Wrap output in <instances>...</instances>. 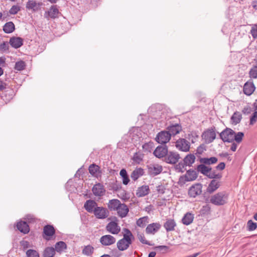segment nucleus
Masks as SVG:
<instances>
[{"label": "nucleus", "instance_id": "1", "mask_svg": "<svg viewBox=\"0 0 257 257\" xmlns=\"http://www.w3.org/2000/svg\"><path fill=\"white\" fill-rule=\"evenodd\" d=\"M244 134L242 132L236 133L229 128H226L220 134V137L224 142L232 143L235 141L236 143H241Z\"/></svg>", "mask_w": 257, "mask_h": 257}, {"label": "nucleus", "instance_id": "2", "mask_svg": "<svg viewBox=\"0 0 257 257\" xmlns=\"http://www.w3.org/2000/svg\"><path fill=\"white\" fill-rule=\"evenodd\" d=\"M124 234L123 238L119 240L117 242V247L120 251L126 250L132 243V239L134 236L131 231L127 228L123 229Z\"/></svg>", "mask_w": 257, "mask_h": 257}, {"label": "nucleus", "instance_id": "3", "mask_svg": "<svg viewBox=\"0 0 257 257\" xmlns=\"http://www.w3.org/2000/svg\"><path fill=\"white\" fill-rule=\"evenodd\" d=\"M228 195L224 191L218 192L212 195L210 198V202L216 206L223 205L227 203Z\"/></svg>", "mask_w": 257, "mask_h": 257}, {"label": "nucleus", "instance_id": "4", "mask_svg": "<svg viewBox=\"0 0 257 257\" xmlns=\"http://www.w3.org/2000/svg\"><path fill=\"white\" fill-rule=\"evenodd\" d=\"M106 226V230L112 234H117L120 231V227L118 224V219L116 217Z\"/></svg>", "mask_w": 257, "mask_h": 257}, {"label": "nucleus", "instance_id": "5", "mask_svg": "<svg viewBox=\"0 0 257 257\" xmlns=\"http://www.w3.org/2000/svg\"><path fill=\"white\" fill-rule=\"evenodd\" d=\"M180 159V155L175 152H168L164 161L168 164H175L177 163Z\"/></svg>", "mask_w": 257, "mask_h": 257}, {"label": "nucleus", "instance_id": "6", "mask_svg": "<svg viewBox=\"0 0 257 257\" xmlns=\"http://www.w3.org/2000/svg\"><path fill=\"white\" fill-rule=\"evenodd\" d=\"M197 177V174L195 171L189 170L187 171L185 175L181 176L179 181L182 183L186 182L195 180Z\"/></svg>", "mask_w": 257, "mask_h": 257}, {"label": "nucleus", "instance_id": "7", "mask_svg": "<svg viewBox=\"0 0 257 257\" xmlns=\"http://www.w3.org/2000/svg\"><path fill=\"white\" fill-rule=\"evenodd\" d=\"M175 146L179 150L187 152L190 150V143L185 139L180 138L176 142Z\"/></svg>", "mask_w": 257, "mask_h": 257}, {"label": "nucleus", "instance_id": "8", "mask_svg": "<svg viewBox=\"0 0 257 257\" xmlns=\"http://www.w3.org/2000/svg\"><path fill=\"white\" fill-rule=\"evenodd\" d=\"M202 137L205 140L206 143L209 144L212 143L216 138L214 128H211L204 132Z\"/></svg>", "mask_w": 257, "mask_h": 257}, {"label": "nucleus", "instance_id": "9", "mask_svg": "<svg viewBox=\"0 0 257 257\" xmlns=\"http://www.w3.org/2000/svg\"><path fill=\"white\" fill-rule=\"evenodd\" d=\"M59 11L56 5L52 6L48 11L44 13V17L48 20L55 19L58 17Z\"/></svg>", "mask_w": 257, "mask_h": 257}, {"label": "nucleus", "instance_id": "10", "mask_svg": "<svg viewBox=\"0 0 257 257\" xmlns=\"http://www.w3.org/2000/svg\"><path fill=\"white\" fill-rule=\"evenodd\" d=\"M147 168L149 174L154 176L160 174L163 170L162 166L158 164H150L147 166Z\"/></svg>", "mask_w": 257, "mask_h": 257}, {"label": "nucleus", "instance_id": "11", "mask_svg": "<svg viewBox=\"0 0 257 257\" xmlns=\"http://www.w3.org/2000/svg\"><path fill=\"white\" fill-rule=\"evenodd\" d=\"M171 139L170 134L168 131H162L158 134L156 140L158 143L166 144Z\"/></svg>", "mask_w": 257, "mask_h": 257}, {"label": "nucleus", "instance_id": "12", "mask_svg": "<svg viewBox=\"0 0 257 257\" xmlns=\"http://www.w3.org/2000/svg\"><path fill=\"white\" fill-rule=\"evenodd\" d=\"M168 152V147L166 145L159 146L156 148V149L153 152V154L155 155V156L158 158H165Z\"/></svg>", "mask_w": 257, "mask_h": 257}, {"label": "nucleus", "instance_id": "13", "mask_svg": "<svg viewBox=\"0 0 257 257\" xmlns=\"http://www.w3.org/2000/svg\"><path fill=\"white\" fill-rule=\"evenodd\" d=\"M202 188V185L199 183L192 185L189 189L188 195L191 197L195 198L197 196L201 194Z\"/></svg>", "mask_w": 257, "mask_h": 257}, {"label": "nucleus", "instance_id": "14", "mask_svg": "<svg viewBox=\"0 0 257 257\" xmlns=\"http://www.w3.org/2000/svg\"><path fill=\"white\" fill-rule=\"evenodd\" d=\"M93 213L97 218L105 219L108 216V211L104 207L97 206Z\"/></svg>", "mask_w": 257, "mask_h": 257}, {"label": "nucleus", "instance_id": "15", "mask_svg": "<svg viewBox=\"0 0 257 257\" xmlns=\"http://www.w3.org/2000/svg\"><path fill=\"white\" fill-rule=\"evenodd\" d=\"M220 185V182L218 179H212L206 189V192L209 194H212L217 190Z\"/></svg>", "mask_w": 257, "mask_h": 257}, {"label": "nucleus", "instance_id": "16", "mask_svg": "<svg viewBox=\"0 0 257 257\" xmlns=\"http://www.w3.org/2000/svg\"><path fill=\"white\" fill-rule=\"evenodd\" d=\"M116 239L114 237L111 235H104L100 238V242L105 246H108L115 243Z\"/></svg>", "mask_w": 257, "mask_h": 257}, {"label": "nucleus", "instance_id": "17", "mask_svg": "<svg viewBox=\"0 0 257 257\" xmlns=\"http://www.w3.org/2000/svg\"><path fill=\"white\" fill-rule=\"evenodd\" d=\"M255 89V87L252 81L249 80L245 83L243 91L245 94L249 96L253 93Z\"/></svg>", "mask_w": 257, "mask_h": 257}, {"label": "nucleus", "instance_id": "18", "mask_svg": "<svg viewBox=\"0 0 257 257\" xmlns=\"http://www.w3.org/2000/svg\"><path fill=\"white\" fill-rule=\"evenodd\" d=\"M161 225L159 223H153L149 224L146 228V232L149 234H154L161 228Z\"/></svg>", "mask_w": 257, "mask_h": 257}, {"label": "nucleus", "instance_id": "19", "mask_svg": "<svg viewBox=\"0 0 257 257\" xmlns=\"http://www.w3.org/2000/svg\"><path fill=\"white\" fill-rule=\"evenodd\" d=\"M88 170L90 174L93 177L98 178L101 176V171L100 168L99 166L95 164H91L89 167Z\"/></svg>", "mask_w": 257, "mask_h": 257}, {"label": "nucleus", "instance_id": "20", "mask_svg": "<svg viewBox=\"0 0 257 257\" xmlns=\"http://www.w3.org/2000/svg\"><path fill=\"white\" fill-rule=\"evenodd\" d=\"M167 130L171 137L175 136L182 131V126L180 124L176 123L169 126Z\"/></svg>", "mask_w": 257, "mask_h": 257}, {"label": "nucleus", "instance_id": "21", "mask_svg": "<svg viewBox=\"0 0 257 257\" xmlns=\"http://www.w3.org/2000/svg\"><path fill=\"white\" fill-rule=\"evenodd\" d=\"M117 213L118 216L123 218L126 216L129 211V208L124 203H121L117 209Z\"/></svg>", "mask_w": 257, "mask_h": 257}, {"label": "nucleus", "instance_id": "22", "mask_svg": "<svg viewBox=\"0 0 257 257\" xmlns=\"http://www.w3.org/2000/svg\"><path fill=\"white\" fill-rule=\"evenodd\" d=\"M150 191L148 185H143L137 190L136 195L138 197H143L149 194Z\"/></svg>", "mask_w": 257, "mask_h": 257}, {"label": "nucleus", "instance_id": "23", "mask_svg": "<svg viewBox=\"0 0 257 257\" xmlns=\"http://www.w3.org/2000/svg\"><path fill=\"white\" fill-rule=\"evenodd\" d=\"M42 5L41 3H37L33 0H29L26 4V8L28 10H31L33 12H36L40 9Z\"/></svg>", "mask_w": 257, "mask_h": 257}, {"label": "nucleus", "instance_id": "24", "mask_svg": "<svg viewBox=\"0 0 257 257\" xmlns=\"http://www.w3.org/2000/svg\"><path fill=\"white\" fill-rule=\"evenodd\" d=\"M92 190L94 195L96 196H101L105 192L103 186L100 183L95 184L93 187Z\"/></svg>", "mask_w": 257, "mask_h": 257}, {"label": "nucleus", "instance_id": "25", "mask_svg": "<svg viewBox=\"0 0 257 257\" xmlns=\"http://www.w3.org/2000/svg\"><path fill=\"white\" fill-rule=\"evenodd\" d=\"M97 206L96 202L92 200H87L84 205V207L86 210L89 213H92L94 210Z\"/></svg>", "mask_w": 257, "mask_h": 257}, {"label": "nucleus", "instance_id": "26", "mask_svg": "<svg viewBox=\"0 0 257 257\" xmlns=\"http://www.w3.org/2000/svg\"><path fill=\"white\" fill-rule=\"evenodd\" d=\"M55 229L53 226L50 225H47L44 227L43 228V237L47 240H48L46 237L44 236V235L47 236H52L55 234Z\"/></svg>", "mask_w": 257, "mask_h": 257}, {"label": "nucleus", "instance_id": "27", "mask_svg": "<svg viewBox=\"0 0 257 257\" xmlns=\"http://www.w3.org/2000/svg\"><path fill=\"white\" fill-rule=\"evenodd\" d=\"M17 227L21 232L27 234L30 231V228L28 224L25 221H20L17 223Z\"/></svg>", "mask_w": 257, "mask_h": 257}, {"label": "nucleus", "instance_id": "28", "mask_svg": "<svg viewBox=\"0 0 257 257\" xmlns=\"http://www.w3.org/2000/svg\"><path fill=\"white\" fill-rule=\"evenodd\" d=\"M10 44L15 48H19L23 45V40L20 37H13L10 40Z\"/></svg>", "mask_w": 257, "mask_h": 257}, {"label": "nucleus", "instance_id": "29", "mask_svg": "<svg viewBox=\"0 0 257 257\" xmlns=\"http://www.w3.org/2000/svg\"><path fill=\"white\" fill-rule=\"evenodd\" d=\"M176 226V223L174 219H168L164 224V227L167 231H173L175 229V227Z\"/></svg>", "mask_w": 257, "mask_h": 257}, {"label": "nucleus", "instance_id": "30", "mask_svg": "<svg viewBox=\"0 0 257 257\" xmlns=\"http://www.w3.org/2000/svg\"><path fill=\"white\" fill-rule=\"evenodd\" d=\"M144 174V170L141 168H137L131 174V177L134 181H136Z\"/></svg>", "mask_w": 257, "mask_h": 257}, {"label": "nucleus", "instance_id": "31", "mask_svg": "<svg viewBox=\"0 0 257 257\" xmlns=\"http://www.w3.org/2000/svg\"><path fill=\"white\" fill-rule=\"evenodd\" d=\"M194 218V214L190 212H187L182 218V222L184 225H188L192 223Z\"/></svg>", "mask_w": 257, "mask_h": 257}, {"label": "nucleus", "instance_id": "32", "mask_svg": "<svg viewBox=\"0 0 257 257\" xmlns=\"http://www.w3.org/2000/svg\"><path fill=\"white\" fill-rule=\"evenodd\" d=\"M121 203L118 199H111L108 203V207L110 210L116 211Z\"/></svg>", "mask_w": 257, "mask_h": 257}, {"label": "nucleus", "instance_id": "33", "mask_svg": "<svg viewBox=\"0 0 257 257\" xmlns=\"http://www.w3.org/2000/svg\"><path fill=\"white\" fill-rule=\"evenodd\" d=\"M218 159L216 157H212L211 158H201L200 159V162L205 165H213L216 163Z\"/></svg>", "mask_w": 257, "mask_h": 257}, {"label": "nucleus", "instance_id": "34", "mask_svg": "<svg viewBox=\"0 0 257 257\" xmlns=\"http://www.w3.org/2000/svg\"><path fill=\"white\" fill-rule=\"evenodd\" d=\"M205 165V164H204L199 165L197 169L198 172H200L201 173L207 177L209 171L211 170V168L207 167Z\"/></svg>", "mask_w": 257, "mask_h": 257}, {"label": "nucleus", "instance_id": "35", "mask_svg": "<svg viewBox=\"0 0 257 257\" xmlns=\"http://www.w3.org/2000/svg\"><path fill=\"white\" fill-rule=\"evenodd\" d=\"M195 157L193 154L187 155L184 159V165L190 166L194 163Z\"/></svg>", "mask_w": 257, "mask_h": 257}, {"label": "nucleus", "instance_id": "36", "mask_svg": "<svg viewBox=\"0 0 257 257\" xmlns=\"http://www.w3.org/2000/svg\"><path fill=\"white\" fill-rule=\"evenodd\" d=\"M15 30V25L12 22L6 23L3 27V31L7 34L12 33Z\"/></svg>", "mask_w": 257, "mask_h": 257}, {"label": "nucleus", "instance_id": "37", "mask_svg": "<svg viewBox=\"0 0 257 257\" xmlns=\"http://www.w3.org/2000/svg\"><path fill=\"white\" fill-rule=\"evenodd\" d=\"M222 173L217 172L215 170H212V169L209 171L207 177L210 179H218L220 180L222 178Z\"/></svg>", "mask_w": 257, "mask_h": 257}, {"label": "nucleus", "instance_id": "38", "mask_svg": "<svg viewBox=\"0 0 257 257\" xmlns=\"http://www.w3.org/2000/svg\"><path fill=\"white\" fill-rule=\"evenodd\" d=\"M242 118L241 114L239 112H235L231 117L232 123L234 124L239 123Z\"/></svg>", "mask_w": 257, "mask_h": 257}, {"label": "nucleus", "instance_id": "39", "mask_svg": "<svg viewBox=\"0 0 257 257\" xmlns=\"http://www.w3.org/2000/svg\"><path fill=\"white\" fill-rule=\"evenodd\" d=\"M94 248L91 245L84 246L82 249V253L87 256L91 255L94 252Z\"/></svg>", "mask_w": 257, "mask_h": 257}, {"label": "nucleus", "instance_id": "40", "mask_svg": "<svg viewBox=\"0 0 257 257\" xmlns=\"http://www.w3.org/2000/svg\"><path fill=\"white\" fill-rule=\"evenodd\" d=\"M55 254V250L53 247H48L45 248L43 253L44 257H53Z\"/></svg>", "mask_w": 257, "mask_h": 257}, {"label": "nucleus", "instance_id": "41", "mask_svg": "<svg viewBox=\"0 0 257 257\" xmlns=\"http://www.w3.org/2000/svg\"><path fill=\"white\" fill-rule=\"evenodd\" d=\"M119 174L122 178V183L124 185H127L130 182V179L128 178L126 171L122 169L120 170Z\"/></svg>", "mask_w": 257, "mask_h": 257}, {"label": "nucleus", "instance_id": "42", "mask_svg": "<svg viewBox=\"0 0 257 257\" xmlns=\"http://www.w3.org/2000/svg\"><path fill=\"white\" fill-rule=\"evenodd\" d=\"M144 155L141 152H137L134 154L133 160V161L137 163L140 164L143 160Z\"/></svg>", "mask_w": 257, "mask_h": 257}, {"label": "nucleus", "instance_id": "43", "mask_svg": "<svg viewBox=\"0 0 257 257\" xmlns=\"http://www.w3.org/2000/svg\"><path fill=\"white\" fill-rule=\"evenodd\" d=\"M148 216H145L139 218L137 221V225L140 227L144 228L146 225L147 223H148Z\"/></svg>", "mask_w": 257, "mask_h": 257}, {"label": "nucleus", "instance_id": "44", "mask_svg": "<svg viewBox=\"0 0 257 257\" xmlns=\"http://www.w3.org/2000/svg\"><path fill=\"white\" fill-rule=\"evenodd\" d=\"M67 245L63 241H59L55 245V249L58 252H60L66 249Z\"/></svg>", "mask_w": 257, "mask_h": 257}, {"label": "nucleus", "instance_id": "45", "mask_svg": "<svg viewBox=\"0 0 257 257\" xmlns=\"http://www.w3.org/2000/svg\"><path fill=\"white\" fill-rule=\"evenodd\" d=\"M142 147L144 151L151 152L154 147V144L153 142H150L148 143H145L143 145Z\"/></svg>", "mask_w": 257, "mask_h": 257}, {"label": "nucleus", "instance_id": "46", "mask_svg": "<svg viewBox=\"0 0 257 257\" xmlns=\"http://www.w3.org/2000/svg\"><path fill=\"white\" fill-rule=\"evenodd\" d=\"M26 64L24 61H20L17 62L15 64V69L18 71H21L25 68Z\"/></svg>", "mask_w": 257, "mask_h": 257}, {"label": "nucleus", "instance_id": "47", "mask_svg": "<svg viewBox=\"0 0 257 257\" xmlns=\"http://www.w3.org/2000/svg\"><path fill=\"white\" fill-rule=\"evenodd\" d=\"M211 208L209 205H204L200 211L201 215H205L210 213Z\"/></svg>", "mask_w": 257, "mask_h": 257}, {"label": "nucleus", "instance_id": "48", "mask_svg": "<svg viewBox=\"0 0 257 257\" xmlns=\"http://www.w3.org/2000/svg\"><path fill=\"white\" fill-rule=\"evenodd\" d=\"M247 228L248 231H253L257 228V224L251 220H249L247 222Z\"/></svg>", "mask_w": 257, "mask_h": 257}, {"label": "nucleus", "instance_id": "49", "mask_svg": "<svg viewBox=\"0 0 257 257\" xmlns=\"http://www.w3.org/2000/svg\"><path fill=\"white\" fill-rule=\"evenodd\" d=\"M249 77L251 78H257V66L252 67L249 72Z\"/></svg>", "mask_w": 257, "mask_h": 257}, {"label": "nucleus", "instance_id": "50", "mask_svg": "<svg viewBox=\"0 0 257 257\" xmlns=\"http://www.w3.org/2000/svg\"><path fill=\"white\" fill-rule=\"evenodd\" d=\"M27 257H39V253L35 250L29 249L26 251Z\"/></svg>", "mask_w": 257, "mask_h": 257}, {"label": "nucleus", "instance_id": "51", "mask_svg": "<svg viewBox=\"0 0 257 257\" xmlns=\"http://www.w3.org/2000/svg\"><path fill=\"white\" fill-rule=\"evenodd\" d=\"M21 10L20 7L14 5L12 7V8L10 9L9 11V13L11 15H16L17 14L18 12H19Z\"/></svg>", "mask_w": 257, "mask_h": 257}, {"label": "nucleus", "instance_id": "52", "mask_svg": "<svg viewBox=\"0 0 257 257\" xmlns=\"http://www.w3.org/2000/svg\"><path fill=\"white\" fill-rule=\"evenodd\" d=\"M250 34L254 39L257 38V25H253L250 30Z\"/></svg>", "mask_w": 257, "mask_h": 257}, {"label": "nucleus", "instance_id": "53", "mask_svg": "<svg viewBox=\"0 0 257 257\" xmlns=\"http://www.w3.org/2000/svg\"><path fill=\"white\" fill-rule=\"evenodd\" d=\"M9 48V45L8 42H4L0 44V51L5 52L8 51Z\"/></svg>", "mask_w": 257, "mask_h": 257}, {"label": "nucleus", "instance_id": "54", "mask_svg": "<svg viewBox=\"0 0 257 257\" xmlns=\"http://www.w3.org/2000/svg\"><path fill=\"white\" fill-rule=\"evenodd\" d=\"M138 238L139 240L143 244L150 245L149 242L145 238V237L143 234H138Z\"/></svg>", "mask_w": 257, "mask_h": 257}, {"label": "nucleus", "instance_id": "55", "mask_svg": "<svg viewBox=\"0 0 257 257\" xmlns=\"http://www.w3.org/2000/svg\"><path fill=\"white\" fill-rule=\"evenodd\" d=\"M20 245L24 249H26L31 246L29 242L25 240L20 241Z\"/></svg>", "mask_w": 257, "mask_h": 257}, {"label": "nucleus", "instance_id": "56", "mask_svg": "<svg viewBox=\"0 0 257 257\" xmlns=\"http://www.w3.org/2000/svg\"><path fill=\"white\" fill-rule=\"evenodd\" d=\"M257 121V111L253 112L250 118V123L252 124Z\"/></svg>", "mask_w": 257, "mask_h": 257}, {"label": "nucleus", "instance_id": "57", "mask_svg": "<svg viewBox=\"0 0 257 257\" xmlns=\"http://www.w3.org/2000/svg\"><path fill=\"white\" fill-rule=\"evenodd\" d=\"M232 143L231 144L230 146V150L232 151V152H235L237 149L238 145L240 143H236L235 141Z\"/></svg>", "mask_w": 257, "mask_h": 257}, {"label": "nucleus", "instance_id": "58", "mask_svg": "<svg viewBox=\"0 0 257 257\" xmlns=\"http://www.w3.org/2000/svg\"><path fill=\"white\" fill-rule=\"evenodd\" d=\"M251 111V108L250 107L247 106H246L245 107H244V108L243 109L242 112L243 113L245 114H248L249 113H250Z\"/></svg>", "mask_w": 257, "mask_h": 257}, {"label": "nucleus", "instance_id": "59", "mask_svg": "<svg viewBox=\"0 0 257 257\" xmlns=\"http://www.w3.org/2000/svg\"><path fill=\"white\" fill-rule=\"evenodd\" d=\"M155 248L156 249H159L160 250H164L165 251H167L169 247L166 245H159L155 247Z\"/></svg>", "mask_w": 257, "mask_h": 257}, {"label": "nucleus", "instance_id": "60", "mask_svg": "<svg viewBox=\"0 0 257 257\" xmlns=\"http://www.w3.org/2000/svg\"><path fill=\"white\" fill-rule=\"evenodd\" d=\"M225 165L224 163L221 162L219 163L216 167V169L219 170H222L224 169Z\"/></svg>", "mask_w": 257, "mask_h": 257}, {"label": "nucleus", "instance_id": "61", "mask_svg": "<svg viewBox=\"0 0 257 257\" xmlns=\"http://www.w3.org/2000/svg\"><path fill=\"white\" fill-rule=\"evenodd\" d=\"M7 84L6 83L2 82L0 84V91H3L6 89Z\"/></svg>", "mask_w": 257, "mask_h": 257}, {"label": "nucleus", "instance_id": "62", "mask_svg": "<svg viewBox=\"0 0 257 257\" xmlns=\"http://www.w3.org/2000/svg\"><path fill=\"white\" fill-rule=\"evenodd\" d=\"M5 58L0 57V65H3L5 63Z\"/></svg>", "mask_w": 257, "mask_h": 257}, {"label": "nucleus", "instance_id": "63", "mask_svg": "<svg viewBox=\"0 0 257 257\" xmlns=\"http://www.w3.org/2000/svg\"><path fill=\"white\" fill-rule=\"evenodd\" d=\"M156 254V252L152 251L149 253L148 257H155Z\"/></svg>", "mask_w": 257, "mask_h": 257}, {"label": "nucleus", "instance_id": "64", "mask_svg": "<svg viewBox=\"0 0 257 257\" xmlns=\"http://www.w3.org/2000/svg\"><path fill=\"white\" fill-rule=\"evenodd\" d=\"M253 106L255 110H257V99L255 100L254 102L253 103Z\"/></svg>", "mask_w": 257, "mask_h": 257}]
</instances>
